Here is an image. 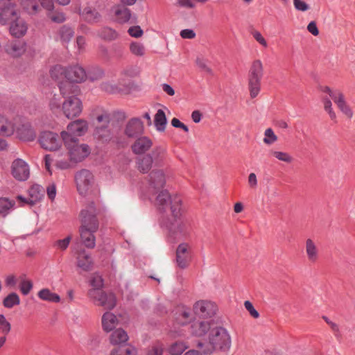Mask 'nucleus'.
I'll return each instance as SVG.
<instances>
[{
    "instance_id": "f257e3e1",
    "label": "nucleus",
    "mask_w": 355,
    "mask_h": 355,
    "mask_svg": "<svg viewBox=\"0 0 355 355\" xmlns=\"http://www.w3.org/2000/svg\"><path fill=\"white\" fill-rule=\"evenodd\" d=\"M81 226L80 237L82 243L89 249H93L96 245V237L94 233L98 228L96 218V209L93 202L89 204L80 212Z\"/></svg>"
},
{
    "instance_id": "f03ea898",
    "label": "nucleus",
    "mask_w": 355,
    "mask_h": 355,
    "mask_svg": "<svg viewBox=\"0 0 355 355\" xmlns=\"http://www.w3.org/2000/svg\"><path fill=\"white\" fill-rule=\"evenodd\" d=\"M59 87L64 99L62 106L64 115L68 119L79 116L83 110V104L78 97L80 92L78 87L68 82H62Z\"/></svg>"
},
{
    "instance_id": "7ed1b4c3",
    "label": "nucleus",
    "mask_w": 355,
    "mask_h": 355,
    "mask_svg": "<svg viewBox=\"0 0 355 355\" xmlns=\"http://www.w3.org/2000/svg\"><path fill=\"white\" fill-rule=\"evenodd\" d=\"M191 334L195 336H203L207 335L209 343L214 348L222 347V322L220 320H209L196 322L191 327Z\"/></svg>"
},
{
    "instance_id": "20e7f679",
    "label": "nucleus",
    "mask_w": 355,
    "mask_h": 355,
    "mask_svg": "<svg viewBox=\"0 0 355 355\" xmlns=\"http://www.w3.org/2000/svg\"><path fill=\"white\" fill-rule=\"evenodd\" d=\"M67 150H58L53 155H46L44 157V166L50 175L52 174L51 165L57 168L67 170L73 168L76 164Z\"/></svg>"
},
{
    "instance_id": "39448f33",
    "label": "nucleus",
    "mask_w": 355,
    "mask_h": 355,
    "mask_svg": "<svg viewBox=\"0 0 355 355\" xmlns=\"http://www.w3.org/2000/svg\"><path fill=\"white\" fill-rule=\"evenodd\" d=\"M156 205L163 211H166L169 207L171 216L178 217L181 215L182 200L180 197L177 195L171 196L166 190L159 193L156 198Z\"/></svg>"
},
{
    "instance_id": "423d86ee",
    "label": "nucleus",
    "mask_w": 355,
    "mask_h": 355,
    "mask_svg": "<svg viewBox=\"0 0 355 355\" xmlns=\"http://www.w3.org/2000/svg\"><path fill=\"white\" fill-rule=\"evenodd\" d=\"M87 297L95 305L101 306L105 309L112 310L116 304V297L111 292L101 289H89Z\"/></svg>"
},
{
    "instance_id": "0eeeda50",
    "label": "nucleus",
    "mask_w": 355,
    "mask_h": 355,
    "mask_svg": "<svg viewBox=\"0 0 355 355\" xmlns=\"http://www.w3.org/2000/svg\"><path fill=\"white\" fill-rule=\"evenodd\" d=\"M62 140L65 150L68 151L71 157V158L73 159L76 164L82 162L90 154L91 150L89 146L80 143L78 139H69L67 137Z\"/></svg>"
},
{
    "instance_id": "6e6552de",
    "label": "nucleus",
    "mask_w": 355,
    "mask_h": 355,
    "mask_svg": "<svg viewBox=\"0 0 355 355\" xmlns=\"http://www.w3.org/2000/svg\"><path fill=\"white\" fill-rule=\"evenodd\" d=\"M75 182L77 191L81 196L88 195L95 187L94 176L87 169H82L76 173Z\"/></svg>"
},
{
    "instance_id": "1a4fd4ad",
    "label": "nucleus",
    "mask_w": 355,
    "mask_h": 355,
    "mask_svg": "<svg viewBox=\"0 0 355 355\" xmlns=\"http://www.w3.org/2000/svg\"><path fill=\"white\" fill-rule=\"evenodd\" d=\"M180 216L173 217V220L168 225L169 236L174 239H183L187 237L190 233V227L188 221Z\"/></svg>"
},
{
    "instance_id": "9d476101",
    "label": "nucleus",
    "mask_w": 355,
    "mask_h": 355,
    "mask_svg": "<svg viewBox=\"0 0 355 355\" xmlns=\"http://www.w3.org/2000/svg\"><path fill=\"white\" fill-rule=\"evenodd\" d=\"M38 142L42 148L49 151L60 150L63 144L61 136L51 131L42 132Z\"/></svg>"
},
{
    "instance_id": "9b49d317",
    "label": "nucleus",
    "mask_w": 355,
    "mask_h": 355,
    "mask_svg": "<svg viewBox=\"0 0 355 355\" xmlns=\"http://www.w3.org/2000/svg\"><path fill=\"white\" fill-rule=\"evenodd\" d=\"M88 130V123L83 119H78L69 123L66 130L60 132L62 139H65L67 137L69 139H78L85 135Z\"/></svg>"
},
{
    "instance_id": "f8f14e48",
    "label": "nucleus",
    "mask_w": 355,
    "mask_h": 355,
    "mask_svg": "<svg viewBox=\"0 0 355 355\" xmlns=\"http://www.w3.org/2000/svg\"><path fill=\"white\" fill-rule=\"evenodd\" d=\"M19 9L15 0H0V23L5 25L18 17Z\"/></svg>"
},
{
    "instance_id": "ddd939ff",
    "label": "nucleus",
    "mask_w": 355,
    "mask_h": 355,
    "mask_svg": "<svg viewBox=\"0 0 355 355\" xmlns=\"http://www.w3.org/2000/svg\"><path fill=\"white\" fill-rule=\"evenodd\" d=\"M97 121L99 124L96 126L95 135L103 141H107L112 138V132L109 128L110 116L108 113H103L98 116Z\"/></svg>"
},
{
    "instance_id": "4468645a",
    "label": "nucleus",
    "mask_w": 355,
    "mask_h": 355,
    "mask_svg": "<svg viewBox=\"0 0 355 355\" xmlns=\"http://www.w3.org/2000/svg\"><path fill=\"white\" fill-rule=\"evenodd\" d=\"M101 75L102 72L100 71H98V76H92L90 73L87 75L82 67L76 65L67 69L66 78L67 79V82L73 84L72 82L81 83L85 80L87 76L91 80H95L101 76Z\"/></svg>"
},
{
    "instance_id": "2eb2a0df",
    "label": "nucleus",
    "mask_w": 355,
    "mask_h": 355,
    "mask_svg": "<svg viewBox=\"0 0 355 355\" xmlns=\"http://www.w3.org/2000/svg\"><path fill=\"white\" fill-rule=\"evenodd\" d=\"M191 259V247L188 243H181L176 249L175 261L178 266L186 268Z\"/></svg>"
},
{
    "instance_id": "dca6fc26",
    "label": "nucleus",
    "mask_w": 355,
    "mask_h": 355,
    "mask_svg": "<svg viewBox=\"0 0 355 355\" xmlns=\"http://www.w3.org/2000/svg\"><path fill=\"white\" fill-rule=\"evenodd\" d=\"M193 311L196 315L200 318H211L216 314V306L211 301L200 300L194 304Z\"/></svg>"
},
{
    "instance_id": "f3484780",
    "label": "nucleus",
    "mask_w": 355,
    "mask_h": 355,
    "mask_svg": "<svg viewBox=\"0 0 355 355\" xmlns=\"http://www.w3.org/2000/svg\"><path fill=\"white\" fill-rule=\"evenodd\" d=\"M11 173L14 178L18 181H25L30 175L29 166L21 159H15L11 166Z\"/></svg>"
},
{
    "instance_id": "a211bd4d",
    "label": "nucleus",
    "mask_w": 355,
    "mask_h": 355,
    "mask_svg": "<svg viewBox=\"0 0 355 355\" xmlns=\"http://www.w3.org/2000/svg\"><path fill=\"white\" fill-rule=\"evenodd\" d=\"M9 22V33L15 38H21L26 35L28 30V23L19 15Z\"/></svg>"
},
{
    "instance_id": "6ab92c4d",
    "label": "nucleus",
    "mask_w": 355,
    "mask_h": 355,
    "mask_svg": "<svg viewBox=\"0 0 355 355\" xmlns=\"http://www.w3.org/2000/svg\"><path fill=\"white\" fill-rule=\"evenodd\" d=\"M44 190L43 187L39 184L33 185L28 190V197L24 198L21 196H18L17 199L21 205L28 204L33 205L39 202L44 197Z\"/></svg>"
},
{
    "instance_id": "aec40b11",
    "label": "nucleus",
    "mask_w": 355,
    "mask_h": 355,
    "mask_svg": "<svg viewBox=\"0 0 355 355\" xmlns=\"http://www.w3.org/2000/svg\"><path fill=\"white\" fill-rule=\"evenodd\" d=\"M144 126L139 118H132L128 121L124 128V135L128 138L136 137L144 132Z\"/></svg>"
},
{
    "instance_id": "412c9836",
    "label": "nucleus",
    "mask_w": 355,
    "mask_h": 355,
    "mask_svg": "<svg viewBox=\"0 0 355 355\" xmlns=\"http://www.w3.org/2000/svg\"><path fill=\"white\" fill-rule=\"evenodd\" d=\"M6 53L12 58H19L26 51L27 44L22 40H12L5 45Z\"/></svg>"
},
{
    "instance_id": "4be33fe9",
    "label": "nucleus",
    "mask_w": 355,
    "mask_h": 355,
    "mask_svg": "<svg viewBox=\"0 0 355 355\" xmlns=\"http://www.w3.org/2000/svg\"><path fill=\"white\" fill-rule=\"evenodd\" d=\"M153 141L146 136L138 137L131 146L132 151L135 155H142L148 152L153 146Z\"/></svg>"
},
{
    "instance_id": "5701e85b",
    "label": "nucleus",
    "mask_w": 355,
    "mask_h": 355,
    "mask_svg": "<svg viewBox=\"0 0 355 355\" xmlns=\"http://www.w3.org/2000/svg\"><path fill=\"white\" fill-rule=\"evenodd\" d=\"M76 265L83 271H89L93 266V260L89 253L82 249L76 252Z\"/></svg>"
},
{
    "instance_id": "b1692460",
    "label": "nucleus",
    "mask_w": 355,
    "mask_h": 355,
    "mask_svg": "<svg viewBox=\"0 0 355 355\" xmlns=\"http://www.w3.org/2000/svg\"><path fill=\"white\" fill-rule=\"evenodd\" d=\"M165 182L166 176L162 170L156 169L150 172L149 175L150 187L155 189H160L164 187Z\"/></svg>"
},
{
    "instance_id": "393cba45",
    "label": "nucleus",
    "mask_w": 355,
    "mask_h": 355,
    "mask_svg": "<svg viewBox=\"0 0 355 355\" xmlns=\"http://www.w3.org/2000/svg\"><path fill=\"white\" fill-rule=\"evenodd\" d=\"M119 320L116 316L109 311L105 312L101 318L103 329L106 332L112 331L118 324Z\"/></svg>"
},
{
    "instance_id": "a878e982",
    "label": "nucleus",
    "mask_w": 355,
    "mask_h": 355,
    "mask_svg": "<svg viewBox=\"0 0 355 355\" xmlns=\"http://www.w3.org/2000/svg\"><path fill=\"white\" fill-rule=\"evenodd\" d=\"M80 14L83 19L89 24H96L101 20V15L92 6L84 8Z\"/></svg>"
},
{
    "instance_id": "bb28decb",
    "label": "nucleus",
    "mask_w": 355,
    "mask_h": 355,
    "mask_svg": "<svg viewBox=\"0 0 355 355\" xmlns=\"http://www.w3.org/2000/svg\"><path fill=\"white\" fill-rule=\"evenodd\" d=\"M333 101L343 114H345L349 119L352 118L354 114L353 111L350 106L347 104L344 94L342 92L338 94L337 96Z\"/></svg>"
},
{
    "instance_id": "cd10ccee",
    "label": "nucleus",
    "mask_w": 355,
    "mask_h": 355,
    "mask_svg": "<svg viewBox=\"0 0 355 355\" xmlns=\"http://www.w3.org/2000/svg\"><path fill=\"white\" fill-rule=\"evenodd\" d=\"M305 250L308 260L311 263H315L319 258V250L312 239L306 240Z\"/></svg>"
},
{
    "instance_id": "c85d7f7f",
    "label": "nucleus",
    "mask_w": 355,
    "mask_h": 355,
    "mask_svg": "<svg viewBox=\"0 0 355 355\" xmlns=\"http://www.w3.org/2000/svg\"><path fill=\"white\" fill-rule=\"evenodd\" d=\"M148 154L150 155L155 164L159 165L165 159L167 155V150L163 146H156L153 148L151 152Z\"/></svg>"
},
{
    "instance_id": "c756f323",
    "label": "nucleus",
    "mask_w": 355,
    "mask_h": 355,
    "mask_svg": "<svg viewBox=\"0 0 355 355\" xmlns=\"http://www.w3.org/2000/svg\"><path fill=\"white\" fill-rule=\"evenodd\" d=\"M15 131V125L12 120L0 114V135L10 136Z\"/></svg>"
},
{
    "instance_id": "7c9ffc66",
    "label": "nucleus",
    "mask_w": 355,
    "mask_h": 355,
    "mask_svg": "<svg viewBox=\"0 0 355 355\" xmlns=\"http://www.w3.org/2000/svg\"><path fill=\"white\" fill-rule=\"evenodd\" d=\"M115 19L119 23L127 22L131 16L130 10L124 6L118 5L113 8Z\"/></svg>"
},
{
    "instance_id": "2f4dec72",
    "label": "nucleus",
    "mask_w": 355,
    "mask_h": 355,
    "mask_svg": "<svg viewBox=\"0 0 355 355\" xmlns=\"http://www.w3.org/2000/svg\"><path fill=\"white\" fill-rule=\"evenodd\" d=\"M153 163L154 162L150 155H148V154H146L145 155L137 159L136 166L139 171L142 173H146L150 170Z\"/></svg>"
},
{
    "instance_id": "473e14b6",
    "label": "nucleus",
    "mask_w": 355,
    "mask_h": 355,
    "mask_svg": "<svg viewBox=\"0 0 355 355\" xmlns=\"http://www.w3.org/2000/svg\"><path fill=\"white\" fill-rule=\"evenodd\" d=\"M17 135L20 139L31 141L36 137V133L33 128L28 124L23 125L17 129Z\"/></svg>"
},
{
    "instance_id": "72a5a7b5",
    "label": "nucleus",
    "mask_w": 355,
    "mask_h": 355,
    "mask_svg": "<svg viewBox=\"0 0 355 355\" xmlns=\"http://www.w3.org/2000/svg\"><path fill=\"white\" fill-rule=\"evenodd\" d=\"M128 336L123 329H117L114 331L110 337V343L114 345H121L128 340Z\"/></svg>"
},
{
    "instance_id": "f704fd0d",
    "label": "nucleus",
    "mask_w": 355,
    "mask_h": 355,
    "mask_svg": "<svg viewBox=\"0 0 355 355\" xmlns=\"http://www.w3.org/2000/svg\"><path fill=\"white\" fill-rule=\"evenodd\" d=\"M175 320L179 324H186L191 319V311L187 307L180 306L175 313Z\"/></svg>"
},
{
    "instance_id": "c9c22d12",
    "label": "nucleus",
    "mask_w": 355,
    "mask_h": 355,
    "mask_svg": "<svg viewBox=\"0 0 355 355\" xmlns=\"http://www.w3.org/2000/svg\"><path fill=\"white\" fill-rule=\"evenodd\" d=\"M38 297L44 301H46L49 302H54L58 303L60 301V297L52 292L49 288H42L37 293Z\"/></svg>"
},
{
    "instance_id": "e433bc0d",
    "label": "nucleus",
    "mask_w": 355,
    "mask_h": 355,
    "mask_svg": "<svg viewBox=\"0 0 355 355\" xmlns=\"http://www.w3.org/2000/svg\"><path fill=\"white\" fill-rule=\"evenodd\" d=\"M263 76V64L260 60H254L249 71V78H262Z\"/></svg>"
},
{
    "instance_id": "4c0bfd02",
    "label": "nucleus",
    "mask_w": 355,
    "mask_h": 355,
    "mask_svg": "<svg viewBox=\"0 0 355 355\" xmlns=\"http://www.w3.org/2000/svg\"><path fill=\"white\" fill-rule=\"evenodd\" d=\"M262 78L248 77V89L252 98H256L261 91V80Z\"/></svg>"
},
{
    "instance_id": "58836bf2",
    "label": "nucleus",
    "mask_w": 355,
    "mask_h": 355,
    "mask_svg": "<svg viewBox=\"0 0 355 355\" xmlns=\"http://www.w3.org/2000/svg\"><path fill=\"white\" fill-rule=\"evenodd\" d=\"M167 120L164 112L162 110H158L155 115L154 123L157 131H164Z\"/></svg>"
},
{
    "instance_id": "ea45409f",
    "label": "nucleus",
    "mask_w": 355,
    "mask_h": 355,
    "mask_svg": "<svg viewBox=\"0 0 355 355\" xmlns=\"http://www.w3.org/2000/svg\"><path fill=\"white\" fill-rule=\"evenodd\" d=\"M15 205L14 200L7 198H0V215L5 217L13 209Z\"/></svg>"
},
{
    "instance_id": "a19ab883",
    "label": "nucleus",
    "mask_w": 355,
    "mask_h": 355,
    "mask_svg": "<svg viewBox=\"0 0 355 355\" xmlns=\"http://www.w3.org/2000/svg\"><path fill=\"white\" fill-rule=\"evenodd\" d=\"M97 35L106 41L114 40L118 37V33L110 27H103L98 31Z\"/></svg>"
},
{
    "instance_id": "79ce46f5",
    "label": "nucleus",
    "mask_w": 355,
    "mask_h": 355,
    "mask_svg": "<svg viewBox=\"0 0 355 355\" xmlns=\"http://www.w3.org/2000/svg\"><path fill=\"white\" fill-rule=\"evenodd\" d=\"M20 298L16 293H9L3 300V305L7 309H12L20 304Z\"/></svg>"
},
{
    "instance_id": "37998d69",
    "label": "nucleus",
    "mask_w": 355,
    "mask_h": 355,
    "mask_svg": "<svg viewBox=\"0 0 355 355\" xmlns=\"http://www.w3.org/2000/svg\"><path fill=\"white\" fill-rule=\"evenodd\" d=\"M129 50L132 55L137 57H143L146 52L145 46L139 42H131L130 44Z\"/></svg>"
},
{
    "instance_id": "c03bdc74",
    "label": "nucleus",
    "mask_w": 355,
    "mask_h": 355,
    "mask_svg": "<svg viewBox=\"0 0 355 355\" xmlns=\"http://www.w3.org/2000/svg\"><path fill=\"white\" fill-rule=\"evenodd\" d=\"M33 282L30 279L24 277H20L19 279V288L24 295L29 294L31 291L33 289Z\"/></svg>"
},
{
    "instance_id": "a18cd8bd",
    "label": "nucleus",
    "mask_w": 355,
    "mask_h": 355,
    "mask_svg": "<svg viewBox=\"0 0 355 355\" xmlns=\"http://www.w3.org/2000/svg\"><path fill=\"white\" fill-rule=\"evenodd\" d=\"M67 69H65L61 65L53 66L50 70V75L52 78L55 80H60L62 78H66Z\"/></svg>"
},
{
    "instance_id": "49530a36",
    "label": "nucleus",
    "mask_w": 355,
    "mask_h": 355,
    "mask_svg": "<svg viewBox=\"0 0 355 355\" xmlns=\"http://www.w3.org/2000/svg\"><path fill=\"white\" fill-rule=\"evenodd\" d=\"M23 8L29 14H35L40 10L35 0H21Z\"/></svg>"
},
{
    "instance_id": "de8ad7c7",
    "label": "nucleus",
    "mask_w": 355,
    "mask_h": 355,
    "mask_svg": "<svg viewBox=\"0 0 355 355\" xmlns=\"http://www.w3.org/2000/svg\"><path fill=\"white\" fill-rule=\"evenodd\" d=\"M73 34V30L71 28L67 26H63L59 31L60 40L63 42H68L72 38Z\"/></svg>"
},
{
    "instance_id": "09e8293b",
    "label": "nucleus",
    "mask_w": 355,
    "mask_h": 355,
    "mask_svg": "<svg viewBox=\"0 0 355 355\" xmlns=\"http://www.w3.org/2000/svg\"><path fill=\"white\" fill-rule=\"evenodd\" d=\"M232 347L231 336L227 330L223 328V355H232L230 354Z\"/></svg>"
},
{
    "instance_id": "8fccbe9b",
    "label": "nucleus",
    "mask_w": 355,
    "mask_h": 355,
    "mask_svg": "<svg viewBox=\"0 0 355 355\" xmlns=\"http://www.w3.org/2000/svg\"><path fill=\"white\" fill-rule=\"evenodd\" d=\"M322 102L324 105V110L328 113L330 119L336 121V114L333 110L332 103L330 98L328 97H323L322 98Z\"/></svg>"
},
{
    "instance_id": "3c124183",
    "label": "nucleus",
    "mask_w": 355,
    "mask_h": 355,
    "mask_svg": "<svg viewBox=\"0 0 355 355\" xmlns=\"http://www.w3.org/2000/svg\"><path fill=\"white\" fill-rule=\"evenodd\" d=\"M164 345L159 342L149 346L146 349V355H162L164 353Z\"/></svg>"
},
{
    "instance_id": "603ef678",
    "label": "nucleus",
    "mask_w": 355,
    "mask_h": 355,
    "mask_svg": "<svg viewBox=\"0 0 355 355\" xmlns=\"http://www.w3.org/2000/svg\"><path fill=\"white\" fill-rule=\"evenodd\" d=\"M47 17L53 22L62 23L65 21V15L62 12L51 10H47Z\"/></svg>"
},
{
    "instance_id": "864d4df0",
    "label": "nucleus",
    "mask_w": 355,
    "mask_h": 355,
    "mask_svg": "<svg viewBox=\"0 0 355 355\" xmlns=\"http://www.w3.org/2000/svg\"><path fill=\"white\" fill-rule=\"evenodd\" d=\"M89 289H101L103 287V280L101 275L94 273L92 274L89 279Z\"/></svg>"
},
{
    "instance_id": "5fc2aeb1",
    "label": "nucleus",
    "mask_w": 355,
    "mask_h": 355,
    "mask_svg": "<svg viewBox=\"0 0 355 355\" xmlns=\"http://www.w3.org/2000/svg\"><path fill=\"white\" fill-rule=\"evenodd\" d=\"M187 347L184 342H176L171 346L169 352L171 355H181Z\"/></svg>"
},
{
    "instance_id": "6e6d98bb",
    "label": "nucleus",
    "mask_w": 355,
    "mask_h": 355,
    "mask_svg": "<svg viewBox=\"0 0 355 355\" xmlns=\"http://www.w3.org/2000/svg\"><path fill=\"white\" fill-rule=\"evenodd\" d=\"M277 141V136L275 134L273 130L270 128H267L264 132L263 141L266 145H272Z\"/></svg>"
},
{
    "instance_id": "4d7b16f0",
    "label": "nucleus",
    "mask_w": 355,
    "mask_h": 355,
    "mask_svg": "<svg viewBox=\"0 0 355 355\" xmlns=\"http://www.w3.org/2000/svg\"><path fill=\"white\" fill-rule=\"evenodd\" d=\"M11 330V324L6 318L5 315L0 314V332L3 335H7Z\"/></svg>"
},
{
    "instance_id": "13d9d810",
    "label": "nucleus",
    "mask_w": 355,
    "mask_h": 355,
    "mask_svg": "<svg viewBox=\"0 0 355 355\" xmlns=\"http://www.w3.org/2000/svg\"><path fill=\"white\" fill-rule=\"evenodd\" d=\"M61 105H62V103L61 102L60 96L54 94L49 101V107L51 110L53 112L59 110L62 107Z\"/></svg>"
},
{
    "instance_id": "bf43d9fd",
    "label": "nucleus",
    "mask_w": 355,
    "mask_h": 355,
    "mask_svg": "<svg viewBox=\"0 0 355 355\" xmlns=\"http://www.w3.org/2000/svg\"><path fill=\"white\" fill-rule=\"evenodd\" d=\"M293 6L296 10L306 12L310 9V6L304 0H293Z\"/></svg>"
},
{
    "instance_id": "052dcab7",
    "label": "nucleus",
    "mask_w": 355,
    "mask_h": 355,
    "mask_svg": "<svg viewBox=\"0 0 355 355\" xmlns=\"http://www.w3.org/2000/svg\"><path fill=\"white\" fill-rule=\"evenodd\" d=\"M272 154L277 159L286 163H291L293 160L292 157L285 152L274 151Z\"/></svg>"
},
{
    "instance_id": "680f3d73",
    "label": "nucleus",
    "mask_w": 355,
    "mask_h": 355,
    "mask_svg": "<svg viewBox=\"0 0 355 355\" xmlns=\"http://www.w3.org/2000/svg\"><path fill=\"white\" fill-rule=\"evenodd\" d=\"M71 240V237L69 236L64 239H60L55 241V243H54V246L57 247L58 249L61 250H65L68 248Z\"/></svg>"
},
{
    "instance_id": "e2e57ef3",
    "label": "nucleus",
    "mask_w": 355,
    "mask_h": 355,
    "mask_svg": "<svg viewBox=\"0 0 355 355\" xmlns=\"http://www.w3.org/2000/svg\"><path fill=\"white\" fill-rule=\"evenodd\" d=\"M244 306L252 317H253L254 318H258L259 317V312L254 309L251 302L248 300L245 301L244 302Z\"/></svg>"
},
{
    "instance_id": "0e129e2a",
    "label": "nucleus",
    "mask_w": 355,
    "mask_h": 355,
    "mask_svg": "<svg viewBox=\"0 0 355 355\" xmlns=\"http://www.w3.org/2000/svg\"><path fill=\"white\" fill-rule=\"evenodd\" d=\"M251 33L257 42H259L264 48L268 47V43L260 32L258 31H253Z\"/></svg>"
},
{
    "instance_id": "69168bd1",
    "label": "nucleus",
    "mask_w": 355,
    "mask_h": 355,
    "mask_svg": "<svg viewBox=\"0 0 355 355\" xmlns=\"http://www.w3.org/2000/svg\"><path fill=\"white\" fill-rule=\"evenodd\" d=\"M128 33L135 37H139L143 34V31L141 29L140 26H132L128 29Z\"/></svg>"
},
{
    "instance_id": "338daca9",
    "label": "nucleus",
    "mask_w": 355,
    "mask_h": 355,
    "mask_svg": "<svg viewBox=\"0 0 355 355\" xmlns=\"http://www.w3.org/2000/svg\"><path fill=\"white\" fill-rule=\"evenodd\" d=\"M171 125L175 128L182 129L186 132H189V128L177 118L172 119Z\"/></svg>"
},
{
    "instance_id": "774afa93",
    "label": "nucleus",
    "mask_w": 355,
    "mask_h": 355,
    "mask_svg": "<svg viewBox=\"0 0 355 355\" xmlns=\"http://www.w3.org/2000/svg\"><path fill=\"white\" fill-rule=\"evenodd\" d=\"M118 347L120 348L123 352V355H137V349L133 346L129 345V346L125 347V348L120 347Z\"/></svg>"
}]
</instances>
